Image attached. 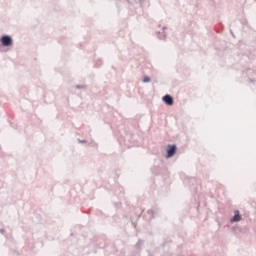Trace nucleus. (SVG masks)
Wrapping results in <instances>:
<instances>
[{
  "label": "nucleus",
  "instance_id": "obj_4",
  "mask_svg": "<svg viewBox=\"0 0 256 256\" xmlns=\"http://www.w3.org/2000/svg\"><path fill=\"white\" fill-rule=\"evenodd\" d=\"M232 221H241V216L239 215V210H236L234 212V217H233Z\"/></svg>",
  "mask_w": 256,
  "mask_h": 256
},
{
  "label": "nucleus",
  "instance_id": "obj_3",
  "mask_svg": "<svg viewBox=\"0 0 256 256\" xmlns=\"http://www.w3.org/2000/svg\"><path fill=\"white\" fill-rule=\"evenodd\" d=\"M163 101L164 103H166V105H173V97H171L170 95H165L163 97Z\"/></svg>",
  "mask_w": 256,
  "mask_h": 256
},
{
  "label": "nucleus",
  "instance_id": "obj_1",
  "mask_svg": "<svg viewBox=\"0 0 256 256\" xmlns=\"http://www.w3.org/2000/svg\"><path fill=\"white\" fill-rule=\"evenodd\" d=\"M0 41L4 47H11L13 45V39L10 36H2Z\"/></svg>",
  "mask_w": 256,
  "mask_h": 256
},
{
  "label": "nucleus",
  "instance_id": "obj_5",
  "mask_svg": "<svg viewBox=\"0 0 256 256\" xmlns=\"http://www.w3.org/2000/svg\"><path fill=\"white\" fill-rule=\"evenodd\" d=\"M149 81H151V78H149L148 76H145L143 78V83H149Z\"/></svg>",
  "mask_w": 256,
  "mask_h": 256
},
{
  "label": "nucleus",
  "instance_id": "obj_2",
  "mask_svg": "<svg viewBox=\"0 0 256 256\" xmlns=\"http://www.w3.org/2000/svg\"><path fill=\"white\" fill-rule=\"evenodd\" d=\"M177 151V146L172 145L167 147V157H173L175 155V152Z\"/></svg>",
  "mask_w": 256,
  "mask_h": 256
}]
</instances>
